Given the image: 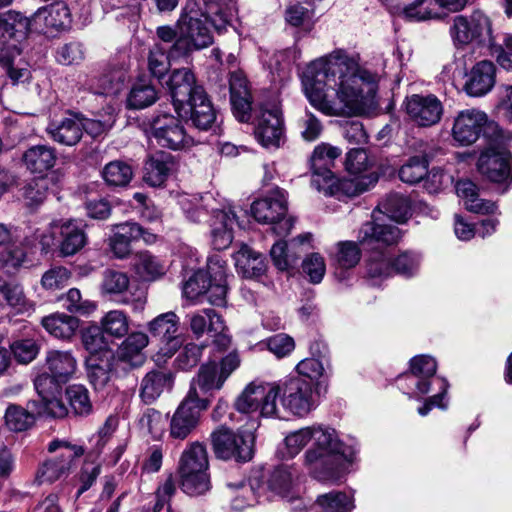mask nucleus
Listing matches in <instances>:
<instances>
[{"label":"nucleus","mask_w":512,"mask_h":512,"mask_svg":"<svg viewBox=\"0 0 512 512\" xmlns=\"http://www.w3.org/2000/svg\"><path fill=\"white\" fill-rule=\"evenodd\" d=\"M302 83L310 104L329 116L368 115L378 106L376 75L344 50L312 61Z\"/></svg>","instance_id":"f257e3e1"},{"label":"nucleus","mask_w":512,"mask_h":512,"mask_svg":"<svg viewBox=\"0 0 512 512\" xmlns=\"http://www.w3.org/2000/svg\"><path fill=\"white\" fill-rule=\"evenodd\" d=\"M287 454L298 455L308 444L304 453V465L313 478L321 482H337L351 462L354 449L346 445L338 432L327 425L314 424L290 432L285 437Z\"/></svg>","instance_id":"f03ea898"},{"label":"nucleus","mask_w":512,"mask_h":512,"mask_svg":"<svg viewBox=\"0 0 512 512\" xmlns=\"http://www.w3.org/2000/svg\"><path fill=\"white\" fill-rule=\"evenodd\" d=\"M232 12L216 0H187L177 21L178 40L170 46L174 58L187 57L192 52L213 44L208 23L221 34L231 25Z\"/></svg>","instance_id":"7ed1b4c3"},{"label":"nucleus","mask_w":512,"mask_h":512,"mask_svg":"<svg viewBox=\"0 0 512 512\" xmlns=\"http://www.w3.org/2000/svg\"><path fill=\"white\" fill-rule=\"evenodd\" d=\"M386 210L389 222L375 216L373 220L363 224L359 231V242L362 247L371 251L367 261V275L370 278L388 277L392 273L391 259L386 255L385 249L388 246L395 245L401 238L400 229L392 224L396 222H405L408 219L409 207L405 199L392 198L386 204Z\"/></svg>","instance_id":"20e7f679"},{"label":"nucleus","mask_w":512,"mask_h":512,"mask_svg":"<svg viewBox=\"0 0 512 512\" xmlns=\"http://www.w3.org/2000/svg\"><path fill=\"white\" fill-rule=\"evenodd\" d=\"M341 155V150L325 143L315 147L310 158L311 185L325 195L337 196L343 193L349 197L362 194L374 186L378 178L375 174L362 177L337 179L332 172L334 161Z\"/></svg>","instance_id":"39448f33"},{"label":"nucleus","mask_w":512,"mask_h":512,"mask_svg":"<svg viewBox=\"0 0 512 512\" xmlns=\"http://www.w3.org/2000/svg\"><path fill=\"white\" fill-rule=\"evenodd\" d=\"M47 451L54 455L39 464L35 474V481L39 485L51 484L68 477L77 467L78 460L86 449L83 445L65 439H54L49 442Z\"/></svg>","instance_id":"423d86ee"},{"label":"nucleus","mask_w":512,"mask_h":512,"mask_svg":"<svg viewBox=\"0 0 512 512\" xmlns=\"http://www.w3.org/2000/svg\"><path fill=\"white\" fill-rule=\"evenodd\" d=\"M208 469L206 447L198 441L189 444L183 450L177 466L183 492L191 496L206 493L211 487Z\"/></svg>","instance_id":"0eeeda50"},{"label":"nucleus","mask_w":512,"mask_h":512,"mask_svg":"<svg viewBox=\"0 0 512 512\" xmlns=\"http://www.w3.org/2000/svg\"><path fill=\"white\" fill-rule=\"evenodd\" d=\"M147 134L158 146L173 151L188 149L194 144L180 117L165 111H158L151 118Z\"/></svg>","instance_id":"6e6552de"},{"label":"nucleus","mask_w":512,"mask_h":512,"mask_svg":"<svg viewBox=\"0 0 512 512\" xmlns=\"http://www.w3.org/2000/svg\"><path fill=\"white\" fill-rule=\"evenodd\" d=\"M272 386L276 388V399L279 396L283 408L292 415L302 418L316 408L311 381L300 376H290Z\"/></svg>","instance_id":"1a4fd4ad"},{"label":"nucleus","mask_w":512,"mask_h":512,"mask_svg":"<svg viewBox=\"0 0 512 512\" xmlns=\"http://www.w3.org/2000/svg\"><path fill=\"white\" fill-rule=\"evenodd\" d=\"M287 210L286 193L280 188L272 190L251 205V213L255 220L273 225V232L278 236L288 235L293 227L292 219L286 217Z\"/></svg>","instance_id":"9d476101"},{"label":"nucleus","mask_w":512,"mask_h":512,"mask_svg":"<svg viewBox=\"0 0 512 512\" xmlns=\"http://www.w3.org/2000/svg\"><path fill=\"white\" fill-rule=\"evenodd\" d=\"M255 436L250 431L233 430L221 426L211 434V443L214 454L223 460L248 462L254 455Z\"/></svg>","instance_id":"9b49d317"},{"label":"nucleus","mask_w":512,"mask_h":512,"mask_svg":"<svg viewBox=\"0 0 512 512\" xmlns=\"http://www.w3.org/2000/svg\"><path fill=\"white\" fill-rule=\"evenodd\" d=\"M449 33L456 47L471 43L485 45L493 39L491 21L480 10H475L470 15L455 16Z\"/></svg>","instance_id":"f8f14e48"},{"label":"nucleus","mask_w":512,"mask_h":512,"mask_svg":"<svg viewBox=\"0 0 512 512\" xmlns=\"http://www.w3.org/2000/svg\"><path fill=\"white\" fill-rule=\"evenodd\" d=\"M437 362L429 355H418V394L435 392L425 400L424 406L418 409V413L425 416L433 407L447 408L446 393L448 382L441 377H436Z\"/></svg>","instance_id":"ddd939ff"},{"label":"nucleus","mask_w":512,"mask_h":512,"mask_svg":"<svg viewBox=\"0 0 512 512\" xmlns=\"http://www.w3.org/2000/svg\"><path fill=\"white\" fill-rule=\"evenodd\" d=\"M237 411L251 413L260 411L261 416H276V388L272 384L253 381L238 396L234 404Z\"/></svg>","instance_id":"4468645a"},{"label":"nucleus","mask_w":512,"mask_h":512,"mask_svg":"<svg viewBox=\"0 0 512 512\" xmlns=\"http://www.w3.org/2000/svg\"><path fill=\"white\" fill-rule=\"evenodd\" d=\"M47 374L39 375L34 382L37 391L43 392L45 386L67 383L77 370V360L70 351L49 350L46 353Z\"/></svg>","instance_id":"2eb2a0df"},{"label":"nucleus","mask_w":512,"mask_h":512,"mask_svg":"<svg viewBox=\"0 0 512 512\" xmlns=\"http://www.w3.org/2000/svg\"><path fill=\"white\" fill-rule=\"evenodd\" d=\"M152 337L164 343L159 352L155 355V362H165L163 358L172 357L180 348L182 340L179 335V317L174 312H166L158 315L148 324Z\"/></svg>","instance_id":"dca6fc26"},{"label":"nucleus","mask_w":512,"mask_h":512,"mask_svg":"<svg viewBox=\"0 0 512 512\" xmlns=\"http://www.w3.org/2000/svg\"><path fill=\"white\" fill-rule=\"evenodd\" d=\"M480 174L496 184L512 183V154L505 148H488L481 153L477 163Z\"/></svg>","instance_id":"f3484780"},{"label":"nucleus","mask_w":512,"mask_h":512,"mask_svg":"<svg viewBox=\"0 0 512 512\" xmlns=\"http://www.w3.org/2000/svg\"><path fill=\"white\" fill-rule=\"evenodd\" d=\"M488 121V115L476 108L458 112L451 129L453 141L463 147L474 144L482 135Z\"/></svg>","instance_id":"a211bd4d"},{"label":"nucleus","mask_w":512,"mask_h":512,"mask_svg":"<svg viewBox=\"0 0 512 512\" xmlns=\"http://www.w3.org/2000/svg\"><path fill=\"white\" fill-rule=\"evenodd\" d=\"M148 343L149 339L145 333H130L113 354L115 376L124 377L131 370L142 366L145 362L143 349Z\"/></svg>","instance_id":"6ab92c4d"},{"label":"nucleus","mask_w":512,"mask_h":512,"mask_svg":"<svg viewBox=\"0 0 512 512\" xmlns=\"http://www.w3.org/2000/svg\"><path fill=\"white\" fill-rule=\"evenodd\" d=\"M194 395V391L186 395L170 419L169 438L172 440L183 441L189 437L199 425L201 412L207 409L192 399Z\"/></svg>","instance_id":"aec40b11"},{"label":"nucleus","mask_w":512,"mask_h":512,"mask_svg":"<svg viewBox=\"0 0 512 512\" xmlns=\"http://www.w3.org/2000/svg\"><path fill=\"white\" fill-rule=\"evenodd\" d=\"M207 223L210 227L211 245L215 250L228 248L233 241L234 226L241 227L235 207L231 205L212 209Z\"/></svg>","instance_id":"412c9836"},{"label":"nucleus","mask_w":512,"mask_h":512,"mask_svg":"<svg viewBox=\"0 0 512 512\" xmlns=\"http://www.w3.org/2000/svg\"><path fill=\"white\" fill-rule=\"evenodd\" d=\"M254 135L265 148H279L284 141V121L277 107H261L257 117Z\"/></svg>","instance_id":"4be33fe9"},{"label":"nucleus","mask_w":512,"mask_h":512,"mask_svg":"<svg viewBox=\"0 0 512 512\" xmlns=\"http://www.w3.org/2000/svg\"><path fill=\"white\" fill-rule=\"evenodd\" d=\"M180 118H189L199 130L212 129L216 123L217 111L214 108L204 88H198L194 98L176 110Z\"/></svg>","instance_id":"5701e85b"},{"label":"nucleus","mask_w":512,"mask_h":512,"mask_svg":"<svg viewBox=\"0 0 512 512\" xmlns=\"http://www.w3.org/2000/svg\"><path fill=\"white\" fill-rule=\"evenodd\" d=\"M52 234L58 235V251L63 257H69L81 251L88 242V236L81 221L70 219L54 222Z\"/></svg>","instance_id":"b1692460"},{"label":"nucleus","mask_w":512,"mask_h":512,"mask_svg":"<svg viewBox=\"0 0 512 512\" xmlns=\"http://www.w3.org/2000/svg\"><path fill=\"white\" fill-rule=\"evenodd\" d=\"M292 484V473L287 466H279L275 468L269 475L266 483L259 484L256 480H251L249 485H242V496L246 497L251 494L253 499H247V505L253 506L259 502V498L265 492L270 491L277 495L284 496L289 491Z\"/></svg>","instance_id":"393cba45"},{"label":"nucleus","mask_w":512,"mask_h":512,"mask_svg":"<svg viewBox=\"0 0 512 512\" xmlns=\"http://www.w3.org/2000/svg\"><path fill=\"white\" fill-rule=\"evenodd\" d=\"M32 30L48 34L53 30L65 28L70 23L69 8L63 2L39 8L31 17Z\"/></svg>","instance_id":"a878e982"},{"label":"nucleus","mask_w":512,"mask_h":512,"mask_svg":"<svg viewBox=\"0 0 512 512\" xmlns=\"http://www.w3.org/2000/svg\"><path fill=\"white\" fill-rule=\"evenodd\" d=\"M165 84L169 89L175 111L184 103L191 101L198 88H203L196 83L195 75L189 68L173 70Z\"/></svg>","instance_id":"bb28decb"},{"label":"nucleus","mask_w":512,"mask_h":512,"mask_svg":"<svg viewBox=\"0 0 512 512\" xmlns=\"http://www.w3.org/2000/svg\"><path fill=\"white\" fill-rule=\"evenodd\" d=\"M223 384L224 381L218 372V364L214 361H210L201 365L197 375L192 378L187 395H191L194 391L195 395L192 399L195 400L196 403H199L201 408H207L209 400L207 398H201L198 390H200L202 394H208L220 390Z\"/></svg>","instance_id":"cd10ccee"},{"label":"nucleus","mask_w":512,"mask_h":512,"mask_svg":"<svg viewBox=\"0 0 512 512\" xmlns=\"http://www.w3.org/2000/svg\"><path fill=\"white\" fill-rule=\"evenodd\" d=\"M496 82V67L489 60L477 62L466 74L465 92L472 97H481L489 93Z\"/></svg>","instance_id":"c85d7f7f"},{"label":"nucleus","mask_w":512,"mask_h":512,"mask_svg":"<svg viewBox=\"0 0 512 512\" xmlns=\"http://www.w3.org/2000/svg\"><path fill=\"white\" fill-rule=\"evenodd\" d=\"M176 170L175 156L164 151H157L145 161L143 180L152 187H160Z\"/></svg>","instance_id":"c756f323"},{"label":"nucleus","mask_w":512,"mask_h":512,"mask_svg":"<svg viewBox=\"0 0 512 512\" xmlns=\"http://www.w3.org/2000/svg\"><path fill=\"white\" fill-rule=\"evenodd\" d=\"M230 102L234 116L240 122H248L251 118L252 101L247 79L238 72L230 76Z\"/></svg>","instance_id":"7c9ffc66"},{"label":"nucleus","mask_w":512,"mask_h":512,"mask_svg":"<svg viewBox=\"0 0 512 512\" xmlns=\"http://www.w3.org/2000/svg\"><path fill=\"white\" fill-rule=\"evenodd\" d=\"M208 269L210 283L206 291L207 300L212 305L224 306L228 291L226 264L218 256H213L208 259Z\"/></svg>","instance_id":"2f4dec72"},{"label":"nucleus","mask_w":512,"mask_h":512,"mask_svg":"<svg viewBox=\"0 0 512 512\" xmlns=\"http://www.w3.org/2000/svg\"><path fill=\"white\" fill-rule=\"evenodd\" d=\"M174 384V374L170 371L151 370L140 383L139 396L145 404H151Z\"/></svg>","instance_id":"473e14b6"},{"label":"nucleus","mask_w":512,"mask_h":512,"mask_svg":"<svg viewBox=\"0 0 512 512\" xmlns=\"http://www.w3.org/2000/svg\"><path fill=\"white\" fill-rule=\"evenodd\" d=\"M57 162L56 149L49 145H34L22 154V163L33 174L43 175Z\"/></svg>","instance_id":"72a5a7b5"},{"label":"nucleus","mask_w":512,"mask_h":512,"mask_svg":"<svg viewBox=\"0 0 512 512\" xmlns=\"http://www.w3.org/2000/svg\"><path fill=\"white\" fill-rule=\"evenodd\" d=\"M61 386H45L43 392L37 391L39 399L29 401V407L36 411L38 416H50L53 418H63L68 414L65 404L56 397L60 393Z\"/></svg>","instance_id":"f704fd0d"},{"label":"nucleus","mask_w":512,"mask_h":512,"mask_svg":"<svg viewBox=\"0 0 512 512\" xmlns=\"http://www.w3.org/2000/svg\"><path fill=\"white\" fill-rule=\"evenodd\" d=\"M88 377L96 390L104 388L115 375L113 354L110 350H103L100 354H93L87 360Z\"/></svg>","instance_id":"c9c22d12"},{"label":"nucleus","mask_w":512,"mask_h":512,"mask_svg":"<svg viewBox=\"0 0 512 512\" xmlns=\"http://www.w3.org/2000/svg\"><path fill=\"white\" fill-rule=\"evenodd\" d=\"M41 325L50 336L71 341L79 328V319L70 314L55 312L44 316Z\"/></svg>","instance_id":"e433bc0d"},{"label":"nucleus","mask_w":512,"mask_h":512,"mask_svg":"<svg viewBox=\"0 0 512 512\" xmlns=\"http://www.w3.org/2000/svg\"><path fill=\"white\" fill-rule=\"evenodd\" d=\"M46 131L53 141L65 146L76 145L83 135L81 120L74 116L50 123Z\"/></svg>","instance_id":"4c0bfd02"},{"label":"nucleus","mask_w":512,"mask_h":512,"mask_svg":"<svg viewBox=\"0 0 512 512\" xmlns=\"http://www.w3.org/2000/svg\"><path fill=\"white\" fill-rule=\"evenodd\" d=\"M214 204L215 200L210 195H183L179 198V205L186 219L196 224L207 222L212 209H215Z\"/></svg>","instance_id":"58836bf2"},{"label":"nucleus","mask_w":512,"mask_h":512,"mask_svg":"<svg viewBox=\"0 0 512 512\" xmlns=\"http://www.w3.org/2000/svg\"><path fill=\"white\" fill-rule=\"evenodd\" d=\"M455 188L467 210L479 214H494L497 211L495 202L479 198L478 188L471 180H459Z\"/></svg>","instance_id":"ea45409f"},{"label":"nucleus","mask_w":512,"mask_h":512,"mask_svg":"<svg viewBox=\"0 0 512 512\" xmlns=\"http://www.w3.org/2000/svg\"><path fill=\"white\" fill-rule=\"evenodd\" d=\"M444 115V104L434 94L418 93V128H429L440 123Z\"/></svg>","instance_id":"a19ab883"},{"label":"nucleus","mask_w":512,"mask_h":512,"mask_svg":"<svg viewBox=\"0 0 512 512\" xmlns=\"http://www.w3.org/2000/svg\"><path fill=\"white\" fill-rule=\"evenodd\" d=\"M114 228V234L110 238V248L117 258H124L131 251L130 243L143 235V228L134 222L118 224Z\"/></svg>","instance_id":"79ce46f5"},{"label":"nucleus","mask_w":512,"mask_h":512,"mask_svg":"<svg viewBox=\"0 0 512 512\" xmlns=\"http://www.w3.org/2000/svg\"><path fill=\"white\" fill-rule=\"evenodd\" d=\"M238 273L245 278H255L263 275L266 271L265 259L262 254L243 245L233 255Z\"/></svg>","instance_id":"37998d69"},{"label":"nucleus","mask_w":512,"mask_h":512,"mask_svg":"<svg viewBox=\"0 0 512 512\" xmlns=\"http://www.w3.org/2000/svg\"><path fill=\"white\" fill-rule=\"evenodd\" d=\"M32 30L31 18L16 10L0 14V36L18 41L25 39Z\"/></svg>","instance_id":"c03bdc74"},{"label":"nucleus","mask_w":512,"mask_h":512,"mask_svg":"<svg viewBox=\"0 0 512 512\" xmlns=\"http://www.w3.org/2000/svg\"><path fill=\"white\" fill-rule=\"evenodd\" d=\"M436 150L429 154L423 153L422 159L418 158V184L429 194L438 193L443 185L444 174L442 169L433 166L429 169V161Z\"/></svg>","instance_id":"a18cd8bd"},{"label":"nucleus","mask_w":512,"mask_h":512,"mask_svg":"<svg viewBox=\"0 0 512 512\" xmlns=\"http://www.w3.org/2000/svg\"><path fill=\"white\" fill-rule=\"evenodd\" d=\"M192 332L200 337L205 331L219 332L225 327L224 321L213 309H202L189 316Z\"/></svg>","instance_id":"49530a36"},{"label":"nucleus","mask_w":512,"mask_h":512,"mask_svg":"<svg viewBox=\"0 0 512 512\" xmlns=\"http://www.w3.org/2000/svg\"><path fill=\"white\" fill-rule=\"evenodd\" d=\"M37 413L29 407L23 408L16 404H10L5 412V423L7 427L15 432L26 431L35 423Z\"/></svg>","instance_id":"de8ad7c7"},{"label":"nucleus","mask_w":512,"mask_h":512,"mask_svg":"<svg viewBox=\"0 0 512 512\" xmlns=\"http://www.w3.org/2000/svg\"><path fill=\"white\" fill-rule=\"evenodd\" d=\"M4 303L17 312H23L28 307V300L23 286L14 281L0 279V308Z\"/></svg>","instance_id":"09e8293b"},{"label":"nucleus","mask_w":512,"mask_h":512,"mask_svg":"<svg viewBox=\"0 0 512 512\" xmlns=\"http://www.w3.org/2000/svg\"><path fill=\"white\" fill-rule=\"evenodd\" d=\"M136 273L145 281H153L165 274L164 263L148 251L137 254L134 263Z\"/></svg>","instance_id":"8fccbe9b"},{"label":"nucleus","mask_w":512,"mask_h":512,"mask_svg":"<svg viewBox=\"0 0 512 512\" xmlns=\"http://www.w3.org/2000/svg\"><path fill=\"white\" fill-rule=\"evenodd\" d=\"M66 398L71 411L76 416H88L93 410V405L88 389L79 384L70 385L66 388Z\"/></svg>","instance_id":"3c124183"},{"label":"nucleus","mask_w":512,"mask_h":512,"mask_svg":"<svg viewBox=\"0 0 512 512\" xmlns=\"http://www.w3.org/2000/svg\"><path fill=\"white\" fill-rule=\"evenodd\" d=\"M58 300L63 303V307L71 314L87 316L97 308V304L90 299L83 298L80 290L77 288L69 289Z\"/></svg>","instance_id":"603ef678"},{"label":"nucleus","mask_w":512,"mask_h":512,"mask_svg":"<svg viewBox=\"0 0 512 512\" xmlns=\"http://www.w3.org/2000/svg\"><path fill=\"white\" fill-rule=\"evenodd\" d=\"M176 59L170 55V48L166 51L160 44H155L148 55V70L151 76L162 83L170 69V61Z\"/></svg>","instance_id":"864d4df0"},{"label":"nucleus","mask_w":512,"mask_h":512,"mask_svg":"<svg viewBox=\"0 0 512 512\" xmlns=\"http://www.w3.org/2000/svg\"><path fill=\"white\" fill-rule=\"evenodd\" d=\"M101 174L107 185L124 187L131 181L133 171L131 166L127 163L115 160L106 164Z\"/></svg>","instance_id":"5fc2aeb1"},{"label":"nucleus","mask_w":512,"mask_h":512,"mask_svg":"<svg viewBox=\"0 0 512 512\" xmlns=\"http://www.w3.org/2000/svg\"><path fill=\"white\" fill-rule=\"evenodd\" d=\"M316 503L323 512H351L355 507L352 497L341 491L319 495Z\"/></svg>","instance_id":"6e6d98bb"},{"label":"nucleus","mask_w":512,"mask_h":512,"mask_svg":"<svg viewBox=\"0 0 512 512\" xmlns=\"http://www.w3.org/2000/svg\"><path fill=\"white\" fill-rule=\"evenodd\" d=\"M101 328L103 334L120 339L128 333V316L121 310H111L101 319Z\"/></svg>","instance_id":"4d7b16f0"},{"label":"nucleus","mask_w":512,"mask_h":512,"mask_svg":"<svg viewBox=\"0 0 512 512\" xmlns=\"http://www.w3.org/2000/svg\"><path fill=\"white\" fill-rule=\"evenodd\" d=\"M157 99L158 94L154 86L146 83H136L127 97V107L130 109H144L154 104Z\"/></svg>","instance_id":"13d9d810"},{"label":"nucleus","mask_w":512,"mask_h":512,"mask_svg":"<svg viewBox=\"0 0 512 512\" xmlns=\"http://www.w3.org/2000/svg\"><path fill=\"white\" fill-rule=\"evenodd\" d=\"M361 259V250L358 244L353 241H340L336 244L334 261L339 268L351 269Z\"/></svg>","instance_id":"bf43d9fd"},{"label":"nucleus","mask_w":512,"mask_h":512,"mask_svg":"<svg viewBox=\"0 0 512 512\" xmlns=\"http://www.w3.org/2000/svg\"><path fill=\"white\" fill-rule=\"evenodd\" d=\"M27 262V251L22 244L7 246L0 252V264L8 271H17Z\"/></svg>","instance_id":"052dcab7"},{"label":"nucleus","mask_w":512,"mask_h":512,"mask_svg":"<svg viewBox=\"0 0 512 512\" xmlns=\"http://www.w3.org/2000/svg\"><path fill=\"white\" fill-rule=\"evenodd\" d=\"M10 350L17 362L28 364L39 354L40 345L31 338L19 339L11 343Z\"/></svg>","instance_id":"680f3d73"},{"label":"nucleus","mask_w":512,"mask_h":512,"mask_svg":"<svg viewBox=\"0 0 512 512\" xmlns=\"http://www.w3.org/2000/svg\"><path fill=\"white\" fill-rule=\"evenodd\" d=\"M71 272L63 266H54L48 269L41 278V286L47 291L63 289L68 285Z\"/></svg>","instance_id":"e2e57ef3"},{"label":"nucleus","mask_w":512,"mask_h":512,"mask_svg":"<svg viewBox=\"0 0 512 512\" xmlns=\"http://www.w3.org/2000/svg\"><path fill=\"white\" fill-rule=\"evenodd\" d=\"M209 269L206 271L198 270L183 285V294L188 299H197L199 296L206 294L209 288Z\"/></svg>","instance_id":"0e129e2a"},{"label":"nucleus","mask_w":512,"mask_h":512,"mask_svg":"<svg viewBox=\"0 0 512 512\" xmlns=\"http://www.w3.org/2000/svg\"><path fill=\"white\" fill-rule=\"evenodd\" d=\"M128 286L129 278L125 273L116 270H106L103 273L100 286L103 294H120L126 291Z\"/></svg>","instance_id":"69168bd1"},{"label":"nucleus","mask_w":512,"mask_h":512,"mask_svg":"<svg viewBox=\"0 0 512 512\" xmlns=\"http://www.w3.org/2000/svg\"><path fill=\"white\" fill-rule=\"evenodd\" d=\"M205 347L195 343H188L174 360L177 369L188 371L195 367L202 356Z\"/></svg>","instance_id":"338daca9"},{"label":"nucleus","mask_w":512,"mask_h":512,"mask_svg":"<svg viewBox=\"0 0 512 512\" xmlns=\"http://www.w3.org/2000/svg\"><path fill=\"white\" fill-rule=\"evenodd\" d=\"M488 45L497 63L505 70H512V34L504 37L503 45L496 44L494 38Z\"/></svg>","instance_id":"774afa93"}]
</instances>
